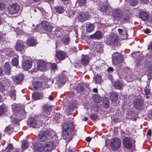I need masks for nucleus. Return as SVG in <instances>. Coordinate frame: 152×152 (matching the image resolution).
<instances>
[{"instance_id":"obj_46","label":"nucleus","mask_w":152,"mask_h":152,"mask_svg":"<svg viewBox=\"0 0 152 152\" xmlns=\"http://www.w3.org/2000/svg\"><path fill=\"white\" fill-rule=\"evenodd\" d=\"M4 111V107L1 105L0 106V115L3 114Z\"/></svg>"},{"instance_id":"obj_45","label":"nucleus","mask_w":152,"mask_h":152,"mask_svg":"<svg viewBox=\"0 0 152 152\" xmlns=\"http://www.w3.org/2000/svg\"><path fill=\"white\" fill-rule=\"evenodd\" d=\"M5 89V87L3 84L0 81V91H3Z\"/></svg>"},{"instance_id":"obj_2","label":"nucleus","mask_w":152,"mask_h":152,"mask_svg":"<svg viewBox=\"0 0 152 152\" xmlns=\"http://www.w3.org/2000/svg\"><path fill=\"white\" fill-rule=\"evenodd\" d=\"M63 128L65 130L63 133L64 137H65L66 141H69L72 139L71 133L74 129L73 125L71 122H67L64 124Z\"/></svg>"},{"instance_id":"obj_11","label":"nucleus","mask_w":152,"mask_h":152,"mask_svg":"<svg viewBox=\"0 0 152 152\" xmlns=\"http://www.w3.org/2000/svg\"><path fill=\"white\" fill-rule=\"evenodd\" d=\"M124 146L127 149H130L132 147V144L131 138L128 137H125L123 142Z\"/></svg>"},{"instance_id":"obj_30","label":"nucleus","mask_w":152,"mask_h":152,"mask_svg":"<svg viewBox=\"0 0 152 152\" xmlns=\"http://www.w3.org/2000/svg\"><path fill=\"white\" fill-rule=\"evenodd\" d=\"M122 83L119 81H116L114 83V87L117 89H120L122 86Z\"/></svg>"},{"instance_id":"obj_4","label":"nucleus","mask_w":152,"mask_h":152,"mask_svg":"<svg viewBox=\"0 0 152 152\" xmlns=\"http://www.w3.org/2000/svg\"><path fill=\"white\" fill-rule=\"evenodd\" d=\"M19 107V105L15 103L12 105V109L13 113L19 116L24 115L25 114V110L23 109L20 110Z\"/></svg>"},{"instance_id":"obj_3","label":"nucleus","mask_w":152,"mask_h":152,"mask_svg":"<svg viewBox=\"0 0 152 152\" xmlns=\"http://www.w3.org/2000/svg\"><path fill=\"white\" fill-rule=\"evenodd\" d=\"M121 144V140L118 137H115L112 139L110 143V147L114 151L118 150L120 148Z\"/></svg>"},{"instance_id":"obj_31","label":"nucleus","mask_w":152,"mask_h":152,"mask_svg":"<svg viewBox=\"0 0 152 152\" xmlns=\"http://www.w3.org/2000/svg\"><path fill=\"white\" fill-rule=\"evenodd\" d=\"M96 50L97 52L100 53H102L103 52V47L100 44L98 43V44H96Z\"/></svg>"},{"instance_id":"obj_32","label":"nucleus","mask_w":152,"mask_h":152,"mask_svg":"<svg viewBox=\"0 0 152 152\" xmlns=\"http://www.w3.org/2000/svg\"><path fill=\"white\" fill-rule=\"evenodd\" d=\"M129 16L126 15H123V17L119 20L121 22L123 23H126L129 19Z\"/></svg>"},{"instance_id":"obj_63","label":"nucleus","mask_w":152,"mask_h":152,"mask_svg":"<svg viewBox=\"0 0 152 152\" xmlns=\"http://www.w3.org/2000/svg\"><path fill=\"white\" fill-rule=\"evenodd\" d=\"M148 48V49H152V43H151V45L149 46Z\"/></svg>"},{"instance_id":"obj_40","label":"nucleus","mask_w":152,"mask_h":152,"mask_svg":"<svg viewBox=\"0 0 152 152\" xmlns=\"http://www.w3.org/2000/svg\"><path fill=\"white\" fill-rule=\"evenodd\" d=\"M138 0H130V4L133 7L135 6L137 4Z\"/></svg>"},{"instance_id":"obj_14","label":"nucleus","mask_w":152,"mask_h":152,"mask_svg":"<svg viewBox=\"0 0 152 152\" xmlns=\"http://www.w3.org/2000/svg\"><path fill=\"white\" fill-rule=\"evenodd\" d=\"M32 65L31 62L29 60L24 61L22 64V66L23 69L28 70L31 68Z\"/></svg>"},{"instance_id":"obj_20","label":"nucleus","mask_w":152,"mask_h":152,"mask_svg":"<svg viewBox=\"0 0 152 152\" xmlns=\"http://www.w3.org/2000/svg\"><path fill=\"white\" fill-rule=\"evenodd\" d=\"M89 60V57L87 55H82L81 62L83 64H87Z\"/></svg>"},{"instance_id":"obj_54","label":"nucleus","mask_w":152,"mask_h":152,"mask_svg":"<svg viewBox=\"0 0 152 152\" xmlns=\"http://www.w3.org/2000/svg\"><path fill=\"white\" fill-rule=\"evenodd\" d=\"M151 133H152V132H151V130L149 129L148 131V132H147V135L150 136H151Z\"/></svg>"},{"instance_id":"obj_27","label":"nucleus","mask_w":152,"mask_h":152,"mask_svg":"<svg viewBox=\"0 0 152 152\" xmlns=\"http://www.w3.org/2000/svg\"><path fill=\"white\" fill-rule=\"evenodd\" d=\"M15 48L16 50L21 51L24 48L23 44L22 43L18 42L17 43Z\"/></svg>"},{"instance_id":"obj_6","label":"nucleus","mask_w":152,"mask_h":152,"mask_svg":"<svg viewBox=\"0 0 152 152\" xmlns=\"http://www.w3.org/2000/svg\"><path fill=\"white\" fill-rule=\"evenodd\" d=\"M123 12L122 11L119 9L114 10L112 14L114 19L117 21L119 20L123 17Z\"/></svg>"},{"instance_id":"obj_24","label":"nucleus","mask_w":152,"mask_h":152,"mask_svg":"<svg viewBox=\"0 0 152 152\" xmlns=\"http://www.w3.org/2000/svg\"><path fill=\"white\" fill-rule=\"evenodd\" d=\"M27 44L29 46H34L36 45V41L33 38H29L27 41Z\"/></svg>"},{"instance_id":"obj_28","label":"nucleus","mask_w":152,"mask_h":152,"mask_svg":"<svg viewBox=\"0 0 152 152\" xmlns=\"http://www.w3.org/2000/svg\"><path fill=\"white\" fill-rule=\"evenodd\" d=\"M4 69L7 74H9L10 73V66L8 62H6L4 65Z\"/></svg>"},{"instance_id":"obj_58","label":"nucleus","mask_w":152,"mask_h":152,"mask_svg":"<svg viewBox=\"0 0 152 152\" xmlns=\"http://www.w3.org/2000/svg\"><path fill=\"white\" fill-rule=\"evenodd\" d=\"M86 140L87 142H89L91 140V138L90 137H88L86 138Z\"/></svg>"},{"instance_id":"obj_21","label":"nucleus","mask_w":152,"mask_h":152,"mask_svg":"<svg viewBox=\"0 0 152 152\" xmlns=\"http://www.w3.org/2000/svg\"><path fill=\"white\" fill-rule=\"evenodd\" d=\"M102 105L105 109H107L109 107V100L108 98L107 97L104 98L102 102Z\"/></svg>"},{"instance_id":"obj_17","label":"nucleus","mask_w":152,"mask_h":152,"mask_svg":"<svg viewBox=\"0 0 152 152\" xmlns=\"http://www.w3.org/2000/svg\"><path fill=\"white\" fill-rule=\"evenodd\" d=\"M46 67V63L43 61H40L37 63L38 69L41 71H43L45 69Z\"/></svg>"},{"instance_id":"obj_50","label":"nucleus","mask_w":152,"mask_h":152,"mask_svg":"<svg viewBox=\"0 0 152 152\" xmlns=\"http://www.w3.org/2000/svg\"><path fill=\"white\" fill-rule=\"evenodd\" d=\"M113 69L112 67H110L107 69V71L108 73H111L113 72Z\"/></svg>"},{"instance_id":"obj_22","label":"nucleus","mask_w":152,"mask_h":152,"mask_svg":"<svg viewBox=\"0 0 152 152\" xmlns=\"http://www.w3.org/2000/svg\"><path fill=\"white\" fill-rule=\"evenodd\" d=\"M32 85L35 90L41 88L42 86V83L37 81H34Z\"/></svg>"},{"instance_id":"obj_36","label":"nucleus","mask_w":152,"mask_h":152,"mask_svg":"<svg viewBox=\"0 0 152 152\" xmlns=\"http://www.w3.org/2000/svg\"><path fill=\"white\" fill-rule=\"evenodd\" d=\"M102 33L100 31H98L96 32V39H99L102 38Z\"/></svg>"},{"instance_id":"obj_19","label":"nucleus","mask_w":152,"mask_h":152,"mask_svg":"<svg viewBox=\"0 0 152 152\" xmlns=\"http://www.w3.org/2000/svg\"><path fill=\"white\" fill-rule=\"evenodd\" d=\"M43 92H35L32 94L33 99L35 100L41 99L42 97Z\"/></svg>"},{"instance_id":"obj_44","label":"nucleus","mask_w":152,"mask_h":152,"mask_svg":"<svg viewBox=\"0 0 152 152\" xmlns=\"http://www.w3.org/2000/svg\"><path fill=\"white\" fill-rule=\"evenodd\" d=\"M102 101L101 97L98 95L96 94V103H99Z\"/></svg>"},{"instance_id":"obj_61","label":"nucleus","mask_w":152,"mask_h":152,"mask_svg":"<svg viewBox=\"0 0 152 152\" xmlns=\"http://www.w3.org/2000/svg\"><path fill=\"white\" fill-rule=\"evenodd\" d=\"M90 38L91 39H94L95 38V34H94L93 35H91L90 36Z\"/></svg>"},{"instance_id":"obj_29","label":"nucleus","mask_w":152,"mask_h":152,"mask_svg":"<svg viewBox=\"0 0 152 152\" xmlns=\"http://www.w3.org/2000/svg\"><path fill=\"white\" fill-rule=\"evenodd\" d=\"M94 26L92 24H87L86 26V31L88 32H90L94 29Z\"/></svg>"},{"instance_id":"obj_60","label":"nucleus","mask_w":152,"mask_h":152,"mask_svg":"<svg viewBox=\"0 0 152 152\" xmlns=\"http://www.w3.org/2000/svg\"><path fill=\"white\" fill-rule=\"evenodd\" d=\"M53 98V97L51 96L50 95L48 97V99L50 100H52Z\"/></svg>"},{"instance_id":"obj_12","label":"nucleus","mask_w":152,"mask_h":152,"mask_svg":"<svg viewBox=\"0 0 152 152\" xmlns=\"http://www.w3.org/2000/svg\"><path fill=\"white\" fill-rule=\"evenodd\" d=\"M133 104L135 108L138 109H141L143 106V101L140 99H136L134 101Z\"/></svg>"},{"instance_id":"obj_1","label":"nucleus","mask_w":152,"mask_h":152,"mask_svg":"<svg viewBox=\"0 0 152 152\" xmlns=\"http://www.w3.org/2000/svg\"><path fill=\"white\" fill-rule=\"evenodd\" d=\"M43 108L44 111L40 116L39 119L34 118H29L27 122L28 125L33 128L39 127L42 124L45 123L48 119L52 109L51 106L45 105Z\"/></svg>"},{"instance_id":"obj_62","label":"nucleus","mask_w":152,"mask_h":152,"mask_svg":"<svg viewBox=\"0 0 152 152\" xmlns=\"http://www.w3.org/2000/svg\"><path fill=\"white\" fill-rule=\"evenodd\" d=\"M15 53L13 51H11L10 53V56H14Z\"/></svg>"},{"instance_id":"obj_53","label":"nucleus","mask_w":152,"mask_h":152,"mask_svg":"<svg viewBox=\"0 0 152 152\" xmlns=\"http://www.w3.org/2000/svg\"><path fill=\"white\" fill-rule=\"evenodd\" d=\"M113 121L115 122H120V120L117 117L114 118L113 119Z\"/></svg>"},{"instance_id":"obj_25","label":"nucleus","mask_w":152,"mask_h":152,"mask_svg":"<svg viewBox=\"0 0 152 152\" xmlns=\"http://www.w3.org/2000/svg\"><path fill=\"white\" fill-rule=\"evenodd\" d=\"M23 79V76L22 75H19L17 76H15L13 78V80L17 83H19L22 81Z\"/></svg>"},{"instance_id":"obj_42","label":"nucleus","mask_w":152,"mask_h":152,"mask_svg":"<svg viewBox=\"0 0 152 152\" xmlns=\"http://www.w3.org/2000/svg\"><path fill=\"white\" fill-rule=\"evenodd\" d=\"M38 11H39L40 12H41L42 14L43 15H44V13H45V11L42 8L38 7L36 9H34V11L35 12H36Z\"/></svg>"},{"instance_id":"obj_57","label":"nucleus","mask_w":152,"mask_h":152,"mask_svg":"<svg viewBox=\"0 0 152 152\" xmlns=\"http://www.w3.org/2000/svg\"><path fill=\"white\" fill-rule=\"evenodd\" d=\"M142 3L143 4H147L148 0H140Z\"/></svg>"},{"instance_id":"obj_13","label":"nucleus","mask_w":152,"mask_h":152,"mask_svg":"<svg viewBox=\"0 0 152 152\" xmlns=\"http://www.w3.org/2000/svg\"><path fill=\"white\" fill-rule=\"evenodd\" d=\"M78 20L81 22H84L88 20V16L87 13L82 12L79 13L77 16Z\"/></svg>"},{"instance_id":"obj_23","label":"nucleus","mask_w":152,"mask_h":152,"mask_svg":"<svg viewBox=\"0 0 152 152\" xmlns=\"http://www.w3.org/2000/svg\"><path fill=\"white\" fill-rule=\"evenodd\" d=\"M56 56L58 59L60 60H62L65 58V54L62 51H59L57 52Z\"/></svg>"},{"instance_id":"obj_26","label":"nucleus","mask_w":152,"mask_h":152,"mask_svg":"<svg viewBox=\"0 0 152 152\" xmlns=\"http://www.w3.org/2000/svg\"><path fill=\"white\" fill-rule=\"evenodd\" d=\"M110 99L113 102H116L118 99V96L114 92L112 93L110 95Z\"/></svg>"},{"instance_id":"obj_16","label":"nucleus","mask_w":152,"mask_h":152,"mask_svg":"<svg viewBox=\"0 0 152 152\" xmlns=\"http://www.w3.org/2000/svg\"><path fill=\"white\" fill-rule=\"evenodd\" d=\"M35 150L39 152H40L44 150L43 145L40 142H36L34 145Z\"/></svg>"},{"instance_id":"obj_10","label":"nucleus","mask_w":152,"mask_h":152,"mask_svg":"<svg viewBox=\"0 0 152 152\" xmlns=\"http://www.w3.org/2000/svg\"><path fill=\"white\" fill-rule=\"evenodd\" d=\"M53 142L51 141L46 142L43 145L44 150L45 151L50 152L54 147Z\"/></svg>"},{"instance_id":"obj_49","label":"nucleus","mask_w":152,"mask_h":152,"mask_svg":"<svg viewBox=\"0 0 152 152\" xmlns=\"http://www.w3.org/2000/svg\"><path fill=\"white\" fill-rule=\"evenodd\" d=\"M123 36L124 37V39H125L127 38L128 36L127 34V32L126 31H124L123 32Z\"/></svg>"},{"instance_id":"obj_38","label":"nucleus","mask_w":152,"mask_h":152,"mask_svg":"<svg viewBox=\"0 0 152 152\" xmlns=\"http://www.w3.org/2000/svg\"><path fill=\"white\" fill-rule=\"evenodd\" d=\"M110 8V7L107 4L106 6L103 5V7L101 9V10L103 12L107 11L108 9Z\"/></svg>"},{"instance_id":"obj_15","label":"nucleus","mask_w":152,"mask_h":152,"mask_svg":"<svg viewBox=\"0 0 152 152\" xmlns=\"http://www.w3.org/2000/svg\"><path fill=\"white\" fill-rule=\"evenodd\" d=\"M42 27L47 31L50 32L52 29V27L49 23L46 20H43L41 23Z\"/></svg>"},{"instance_id":"obj_34","label":"nucleus","mask_w":152,"mask_h":152,"mask_svg":"<svg viewBox=\"0 0 152 152\" xmlns=\"http://www.w3.org/2000/svg\"><path fill=\"white\" fill-rule=\"evenodd\" d=\"M15 92V90L12 89L11 90L9 94L11 99L13 100H15L16 98Z\"/></svg>"},{"instance_id":"obj_52","label":"nucleus","mask_w":152,"mask_h":152,"mask_svg":"<svg viewBox=\"0 0 152 152\" xmlns=\"http://www.w3.org/2000/svg\"><path fill=\"white\" fill-rule=\"evenodd\" d=\"M90 118L94 121H95V116L94 114L91 115L90 116Z\"/></svg>"},{"instance_id":"obj_8","label":"nucleus","mask_w":152,"mask_h":152,"mask_svg":"<svg viewBox=\"0 0 152 152\" xmlns=\"http://www.w3.org/2000/svg\"><path fill=\"white\" fill-rule=\"evenodd\" d=\"M20 8V6L17 4H11L8 7V11L12 14L17 13L19 10Z\"/></svg>"},{"instance_id":"obj_18","label":"nucleus","mask_w":152,"mask_h":152,"mask_svg":"<svg viewBox=\"0 0 152 152\" xmlns=\"http://www.w3.org/2000/svg\"><path fill=\"white\" fill-rule=\"evenodd\" d=\"M139 17L143 21H146L148 19L149 15L146 12L140 11L139 12Z\"/></svg>"},{"instance_id":"obj_47","label":"nucleus","mask_w":152,"mask_h":152,"mask_svg":"<svg viewBox=\"0 0 152 152\" xmlns=\"http://www.w3.org/2000/svg\"><path fill=\"white\" fill-rule=\"evenodd\" d=\"M5 7V5L2 2H0V10H4Z\"/></svg>"},{"instance_id":"obj_56","label":"nucleus","mask_w":152,"mask_h":152,"mask_svg":"<svg viewBox=\"0 0 152 152\" xmlns=\"http://www.w3.org/2000/svg\"><path fill=\"white\" fill-rule=\"evenodd\" d=\"M90 47H91V48H92V49H94V48H95V45L94 44H92L91 43V42L90 43Z\"/></svg>"},{"instance_id":"obj_7","label":"nucleus","mask_w":152,"mask_h":152,"mask_svg":"<svg viewBox=\"0 0 152 152\" xmlns=\"http://www.w3.org/2000/svg\"><path fill=\"white\" fill-rule=\"evenodd\" d=\"M50 135V132L46 130L40 133L38 137V140L41 142H44L48 138Z\"/></svg>"},{"instance_id":"obj_37","label":"nucleus","mask_w":152,"mask_h":152,"mask_svg":"<svg viewBox=\"0 0 152 152\" xmlns=\"http://www.w3.org/2000/svg\"><path fill=\"white\" fill-rule=\"evenodd\" d=\"M102 77L99 75H97L96 76V83L100 84L102 82Z\"/></svg>"},{"instance_id":"obj_35","label":"nucleus","mask_w":152,"mask_h":152,"mask_svg":"<svg viewBox=\"0 0 152 152\" xmlns=\"http://www.w3.org/2000/svg\"><path fill=\"white\" fill-rule=\"evenodd\" d=\"M55 9L57 12L59 13H61L64 11L63 7L61 6H56Z\"/></svg>"},{"instance_id":"obj_41","label":"nucleus","mask_w":152,"mask_h":152,"mask_svg":"<svg viewBox=\"0 0 152 152\" xmlns=\"http://www.w3.org/2000/svg\"><path fill=\"white\" fill-rule=\"evenodd\" d=\"M86 2V0H78L76 4H78L79 6H82Z\"/></svg>"},{"instance_id":"obj_55","label":"nucleus","mask_w":152,"mask_h":152,"mask_svg":"<svg viewBox=\"0 0 152 152\" xmlns=\"http://www.w3.org/2000/svg\"><path fill=\"white\" fill-rule=\"evenodd\" d=\"M118 33L119 34H122L123 30L122 29L118 28Z\"/></svg>"},{"instance_id":"obj_9","label":"nucleus","mask_w":152,"mask_h":152,"mask_svg":"<svg viewBox=\"0 0 152 152\" xmlns=\"http://www.w3.org/2000/svg\"><path fill=\"white\" fill-rule=\"evenodd\" d=\"M118 39V37L117 35L113 34L110 35L108 41L110 44L115 45L117 43Z\"/></svg>"},{"instance_id":"obj_5","label":"nucleus","mask_w":152,"mask_h":152,"mask_svg":"<svg viewBox=\"0 0 152 152\" xmlns=\"http://www.w3.org/2000/svg\"><path fill=\"white\" fill-rule=\"evenodd\" d=\"M122 58L121 54L115 53L113 55L112 61L113 64L115 65H117L122 61Z\"/></svg>"},{"instance_id":"obj_39","label":"nucleus","mask_w":152,"mask_h":152,"mask_svg":"<svg viewBox=\"0 0 152 152\" xmlns=\"http://www.w3.org/2000/svg\"><path fill=\"white\" fill-rule=\"evenodd\" d=\"M28 144L27 142L26 141L23 140L22 141V148L25 149H26L28 146Z\"/></svg>"},{"instance_id":"obj_64","label":"nucleus","mask_w":152,"mask_h":152,"mask_svg":"<svg viewBox=\"0 0 152 152\" xmlns=\"http://www.w3.org/2000/svg\"><path fill=\"white\" fill-rule=\"evenodd\" d=\"M148 72L149 73H152V68L149 69L148 70Z\"/></svg>"},{"instance_id":"obj_48","label":"nucleus","mask_w":152,"mask_h":152,"mask_svg":"<svg viewBox=\"0 0 152 152\" xmlns=\"http://www.w3.org/2000/svg\"><path fill=\"white\" fill-rule=\"evenodd\" d=\"M51 68L53 69H56L57 67V66L56 64H52L51 65Z\"/></svg>"},{"instance_id":"obj_59","label":"nucleus","mask_w":152,"mask_h":152,"mask_svg":"<svg viewBox=\"0 0 152 152\" xmlns=\"http://www.w3.org/2000/svg\"><path fill=\"white\" fill-rule=\"evenodd\" d=\"M144 32L145 33H150V30H149V29H148V28H147L146 29L145 31H144Z\"/></svg>"},{"instance_id":"obj_43","label":"nucleus","mask_w":152,"mask_h":152,"mask_svg":"<svg viewBox=\"0 0 152 152\" xmlns=\"http://www.w3.org/2000/svg\"><path fill=\"white\" fill-rule=\"evenodd\" d=\"M144 90L146 95H148L150 94V90L149 89V87L148 86H146L144 88Z\"/></svg>"},{"instance_id":"obj_33","label":"nucleus","mask_w":152,"mask_h":152,"mask_svg":"<svg viewBox=\"0 0 152 152\" xmlns=\"http://www.w3.org/2000/svg\"><path fill=\"white\" fill-rule=\"evenodd\" d=\"M17 57L14 58L12 61V64L14 66H17L18 64V56H16Z\"/></svg>"},{"instance_id":"obj_51","label":"nucleus","mask_w":152,"mask_h":152,"mask_svg":"<svg viewBox=\"0 0 152 152\" xmlns=\"http://www.w3.org/2000/svg\"><path fill=\"white\" fill-rule=\"evenodd\" d=\"M69 40V38H65L64 39V41L65 44H67L68 43Z\"/></svg>"}]
</instances>
